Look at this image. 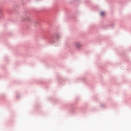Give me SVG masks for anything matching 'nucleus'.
<instances>
[{"mask_svg": "<svg viewBox=\"0 0 131 131\" xmlns=\"http://www.w3.org/2000/svg\"><path fill=\"white\" fill-rule=\"evenodd\" d=\"M100 15H101V16H104V15H105V12H101L100 13Z\"/></svg>", "mask_w": 131, "mask_h": 131, "instance_id": "obj_3", "label": "nucleus"}, {"mask_svg": "<svg viewBox=\"0 0 131 131\" xmlns=\"http://www.w3.org/2000/svg\"><path fill=\"white\" fill-rule=\"evenodd\" d=\"M75 47L78 49H80V48H81V45L79 43L76 42L75 43Z\"/></svg>", "mask_w": 131, "mask_h": 131, "instance_id": "obj_2", "label": "nucleus"}, {"mask_svg": "<svg viewBox=\"0 0 131 131\" xmlns=\"http://www.w3.org/2000/svg\"><path fill=\"white\" fill-rule=\"evenodd\" d=\"M21 20L23 21H26V22H28V23H30V22H32V19L30 16H27L24 18V17L21 18Z\"/></svg>", "mask_w": 131, "mask_h": 131, "instance_id": "obj_1", "label": "nucleus"}]
</instances>
